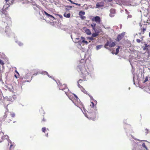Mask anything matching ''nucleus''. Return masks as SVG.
<instances>
[{
	"label": "nucleus",
	"instance_id": "nucleus-1",
	"mask_svg": "<svg viewBox=\"0 0 150 150\" xmlns=\"http://www.w3.org/2000/svg\"><path fill=\"white\" fill-rule=\"evenodd\" d=\"M58 86L59 89L64 91L66 95L69 97V99L71 100L76 106L80 108L83 107V105L80 100L75 94H71L74 96H73L68 93L67 92L69 91V90L66 84H62L61 83L59 82Z\"/></svg>",
	"mask_w": 150,
	"mask_h": 150
},
{
	"label": "nucleus",
	"instance_id": "nucleus-2",
	"mask_svg": "<svg viewBox=\"0 0 150 150\" xmlns=\"http://www.w3.org/2000/svg\"><path fill=\"white\" fill-rule=\"evenodd\" d=\"M77 69L79 73L81 78L78 81V84L81 83L83 80L85 81L87 78L88 76L90 74V71L86 64H81L78 66Z\"/></svg>",
	"mask_w": 150,
	"mask_h": 150
},
{
	"label": "nucleus",
	"instance_id": "nucleus-3",
	"mask_svg": "<svg viewBox=\"0 0 150 150\" xmlns=\"http://www.w3.org/2000/svg\"><path fill=\"white\" fill-rule=\"evenodd\" d=\"M15 116V114L13 113L10 112V114H9L8 110V109H7L3 117L0 118V121H6V122L10 123L12 121L13 118Z\"/></svg>",
	"mask_w": 150,
	"mask_h": 150
},
{
	"label": "nucleus",
	"instance_id": "nucleus-4",
	"mask_svg": "<svg viewBox=\"0 0 150 150\" xmlns=\"http://www.w3.org/2000/svg\"><path fill=\"white\" fill-rule=\"evenodd\" d=\"M3 97L4 100L3 102L4 103H6L5 101H8L11 102H13L16 98V96L13 95L11 96H9L8 97L6 96L4 97L2 96V93L0 92V100H1L2 99V98Z\"/></svg>",
	"mask_w": 150,
	"mask_h": 150
},
{
	"label": "nucleus",
	"instance_id": "nucleus-5",
	"mask_svg": "<svg viewBox=\"0 0 150 150\" xmlns=\"http://www.w3.org/2000/svg\"><path fill=\"white\" fill-rule=\"evenodd\" d=\"M97 113V110L95 111L88 112L87 115V117L90 120L94 121Z\"/></svg>",
	"mask_w": 150,
	"mask_h": 150
},
{
	"label": "nucleus",
	"instance_id": "nucleus-6",
	"mask_svg": "<svg viewBox=\"0 0 150 150\" xmlns=\"http://www.w3.org/2000/svg\"><path fill=\"white\" fill-rule=\"evenodd\" d=\"M115 45V43L113 42L112 40H108L105 44L104 47L105 48L108 49V48L107 47L108 46H109L110 47H114Z\"/></svg>",
	"mask_w": 150,
	"mask_h": 150
},
{
	"label": "nucleus",
	"instance_id": "nucleus-7",
	"mask_svg": "<svg viewBox=\"0 0 150 150\" xmlns=\"http://www.w3.org/2000/svg\"><path fill=\"white\" fill-rule=\"evenodd\" d=\"M141 32L139 33V35L144 34L145 31L146 30L147 28L146 25L145 24L140 25Z\"/></svg>",
	"mask_w": 150,
	"mask_h": 150
},
{
	"label": "nucleus",
	"instance_id": "nucleus-8",
	"mask_svg": "<svg viewBox=\"0 0 150 150\" xmlns=\"http://www.w3.org/2000/svg\"><path fill=\"white\" fill-rule=\"evenodd\" d=\"M2 17L3 18V21L5 22H6L5 20L8 21H9L11 23V18L9 17L8 14V13L5 14H2L1 15Z\"/></svg>",
	"mask_w": 150,
	"mask_h": 150
},
{
	"label": "nucleus",
	"instance_id": "nucleus-9",
	"mask_svg": "<svg viewBox=\"0 0 150 150\" xmlns=\"http://www.w3.org/2000/svg\"><path fill=\"white\" fill-rule=\"evenodd\" d=\"M91 21H95L98 24H100L101 22V19L100 17L98 16H96L93 17Z\"/></svg>",
	"mask_w": 150,
	"mask_h": 150
},
{
	"label": "nucleus",
	"instance_id": "nucleus-10",
	"mask_svg": "<svg viewBox=\"0 0 150 150\" xmlns=\"http://www.w3.org/2000/svg\"><path fill=\"white\" fill-rule=\"evenodd\" d=\"M8 136L7 135H4V133L2 132L0 133V142H1L4 141L6 139H7Z\"/></svg>",
	"mask_w": 150,
	"mask_h": 150
},
{
	"label": "nucleus",
	"instance_id": "nucleus-11",
	"mask_svg": "<svg viewBox=\"0 0 150 150\" xmlns=\"http://www.w3.org/2000/svg\"><path fill=\"white\" fill-rule=\"evenodd\" d=\"M125 34V32H123L122 33L119 34L117 37V39L118 41L121 40L124 37Z\"/></svg>",
	"mask_w": 150,
	"mask_h": 150
},
{
	"label": "nucleus",
	"instance_id": "nucleus-12",
	"mask_svg": "<svg viewBox=\"0 0 150 150\" xmlns=\"http://www.w3.org/2000/svg\"><path fill=\"white\" fill-rule=\"evenodd\" d=\"M83 30L87 35H89L91 34L90 30L87 28L86 27H83Z\"/></svg>",
	"mask_w": 150,
	"mask_h": 150
},
{
	"label": "nucleus",
	"instance_id": "nucleus-13",
	"mask_svg": "<svg viewBox=\"0 0 150 150\" xmlns=\"http://www.w3.org/2000/svg\"><path fill=\"white\" fill-rule=\"evenodd\" d=\"M110 16L111 17L114 16V14L115 13V9L113 8H111L110 10Z\"/></svg>",
	"mask_w": 150,
	"mask_h": 150
},
{
	"label": "nucleus",
	"instance_id": "nucleus-14",
	"mask_svg": "<svg viewBox=\"0 0 150 150\" xmlns=\"http://www.w3.org/2000/svg\"><path fill=\"white\" fill-rule=\"evenodd\" d=\"M145 46L143 47L142 48L143 49V50H146V51L149 52V47H150V45H147L146 44H145Z\"/></svg>",
	"mask_w": 150,
	"mask_h": 150
},
{
	"label": "nucleus",
	"instance_id": "nucleus-15",
	"mask_svg": "<svg viewBox=\"0 0 150 150\" xmlns=\"http://www.w3.org/2000/svg\"><path fill=\"white\" fill-rule=\"evenodd\" d=\"M78 86L79 88L81 89V91L85 93V92H86L83 87L80 85L79 84H78Z\"/></svg>",
	"mask_w": 150,
	"mask_h": 150
},
{
	"label": "nucleus",
	"instance_id": "nucleus-16",
	"mask_svg": "<svg viewBox=\"0 0 150 150\" xmlns=\"http://www.w3.org/2000/svg\"><path fill=\"white\" fill-rule=\"evenodd\" d=\"M96 24L94 23H93V24L91 25V26L92 27L93 29L94 30L95 33H96Z\"/></svg>",
	"mask_w": 150,
	"mask_h": 150
},
{
	"label": "nucleus",
	"instance_id": "nucleus-17",
	"mask_svg": "<svg viewBox=\"0 0 150 150\" xmlns=\"http://www.w3.org/2000/svg\"><path fill=\"white\" fill-rule=\"evenodd\" d=\"M44 13H45V14L46 16H47L48 17H51V18H52L54 19H55V18L53 16H52V15H51L50 14H49L48 13H47V12H46V11H44Z\"/></svg>",
	"mask_w": 150,
	"mask_h": 150
},
{
	"label": "nucleus",
	"instance_id": "nucleus-18",
	"mask_svg": "<svg viewBox=\"0 0 150 150\" xmlns=\"http://www.w3.org/2000/svg\"><path fill=\"white\" fill-rule=\"evenodd\" d=\"M70 13H68V14H66V13H64V16L66 18H69L70 17Z\"/></svg>",
	"mask_w": 150,
	"mask_h": 150
},
{
	"label": "nucleus",
	"instance_id": "nucleus-19",
	"mask_svg": "<svg viewBox=\"0 0 150 150\" xmlns=\"http://www.w3.org/2000/svg\"><path fill=\"white\" fill-rule=\"evenodd\" d=\"M90 106H91L92 108V110H93L94 109V107L95 106V104L94 103L92 102H91V104H90Z\"/></svg>",
	"mask_w": 150,
	"mask_h": 150
},
{
	"label": "nucleus",
	"instance_id": "nucleus-20",
	"mask_svg": "<svg viewBox=\"0 0 150 150\" xmlns=\"http://www.w3.org/2000/svg\"><path fill=\"white\" fill-rule=\"evenodd\" d=\"M85 14V12L84 11H81L79 12V15L80 16H82V15H84Z\"/></svg>",
	"mask_w": 150,
	"mask_h": 150
},
{
	"label": "nucleus",
	"instance_id": "nucleus-21",
	"mask_svg": "<svg viewBox=\"0 0 150 150\" xmlns=\"http://www.w3.org/2000/svg\"><path fill=\"white\" fill-rule=\"evenodd\" d=\"M144 37V36H143L141 38V39H142L141 40H140V39H137L136 40V41L138 43H140L141 42V41H142L143 40V38Z\"/></svg>",
	"mask_w": 150,
	"mask_h": 150
},
{
	"label": "nucleus",
	"instance_id": "nucleus-22",
	"mask_svg": "<svg viewBox=\"0 0 150 150\" xmlns=\"http://www.w3.org/2000/svg\"><path fill=\"white\" fill-rule=\"evenodd\" d=\"M120 48V47L119 46H118V48H117L116 50V52H115V54H117L119 52V49Z\"/></svg>",
	"mask_w": 150,
	"mask_h": 150
},
{
	"label": "nucleus",
	"instance_id": "nucleus-23",
	"mask_svg": "<svg viewBox=\"0 0 150 150\" xmlns=\"http://www.w3.org/2000/svg\"><path fill=\"white\" fill-rule=\"evenodd\" d=\"M98 33H93L92 34V36H93V37H94L98 36Z\"/></svg>",
	"mask_w": 150,
	"mask_h": 150
},
{
	"label": "nucleus",
	"instance_id": "nucleus-24",
	"mask_svg": "<svg viewBox=\"0 0 150 150\" xmlns=\"http://www.w3.org/2000/svg\"><path fill=\"white\" fill-rule=\"evenodd\" d=\"M142 146L146 150H148V148L146 146L145 144V143H143L142 144Z\"/></svg>",
	"mask_w": 150,
	"mask_h": 150
},
{
	"label": "nucleus",
	"instance_id": "nucleus-25",
	"mask_svg": "<svg viewBox=\"0 0 150 150\" xmlns=\"http://www.w3.org/2000/svg\"><path fill=\"white\" fill-rule=\"evenodd\" d=\"M47 130H48V131L49 130V129H46V128L45 127H43L42 129V132H45V131H46Z\"/></svg>",
	"mask_w": 150,
	"mask_h": 150
},
{
	"label": "nucleus",
	"instance_id": "nucleus-26",
	"mask_svg": "<svg viewBox=\"0 0 150 150\" xmlns=\"http://www.w3.org/2000/svg\"><path fill=\"white\" fill-rule=\"evenodd\" d=\"M103 5H100L99 4V3H98L96 5V8H99L101 7H103Z\"/></svg>",
	"mask_w": 150,
	"mask_h": 150
},
{
	"label": "nucleus",
	"instance_id": "nucleus-27",
	"mask_svg": "<svg viewBox=\"0 0 150 150\" xmlns=\"http://www.w3.org/2000/svg\"><path fill=\"white\" fill-rule=\"evenodd\" d=\"M102 46V45H100L96 46L97 50H98L101 48Z\"/></svg>",
	"mask_w": 150,
	"mask_h": 150
},
{
	"label": "nucleus",
	"instance_id": "nucleus-28",
	"mask_svg": "<svg viewBox=\"0 0 150 150\" xmlns=\"http://www.w3.org/2000/svg\"><path fill=\"white\" fill-rule=\"evenodd\" d=\"M145 133L146 134L149 133V131L148 129H145Z\"/></svg>",
	"mask_w": 150,
	"mask_h": 150
},
{
	"label": "nucleus",
	"instance_id": "nucleus-29",
	"mask_svg": "<svg viewBox=\"0 0 150 150\" xmlns=\"http://www.w3.org/2000/svg\"><path fill=\"white\" fill-rule=\"evenodd\" d=\"M85 43L86 44H88L87 41H86L85 40H83L81 41V43Z\"/></svg>",
	"mask_w": 150,
	"mask_h": 150
},
{
	"label": "nucleus",
	"instance_id": "nucleus-30",
	"mask_svg": "<svg viewBox=\"0 0 150 150\" xmlns=\"http://www.w3.org/2000/svg\"><path fill=\"white\" fill-rule=\"evenodd\" d=\"M0 64L2 65H3L4 64V63L3 62V61H2L1 59H0Z\"/></svg>",
	"mask_w": 150,
	"mask_h": 150
},
{
	"label": "nucleus",
	"instance_id": "nucleus-31",
	"mask_svg": "<svg viewBox=\"0 0 150 150\" xmlns=\"http://www.w3.org/2000/svg\"><path fill=\"white\" fill-rule=\"evenodd\" d=\"M82 20H84L86 18V17L85 16H80Z\"/></svg>",
	"mask_w": 150,
	"mask_h": 150
},
{
	"label": "nucleus",
	"instance_id": "nucleus-32",
	"mask_svg": "<svg viewBox=\"0 0 150 150\" xmlns=\"http://www.w3.org/2000/svg\"><path fill=\"white\" fill-rule=\"evenodd\" d=\"M148 77H146V78H145V80H144V83H145L147 81H148Z\"/></svg>",
	"mask_w": 150,
	"mask_h": 150
},
{
	"label": "nucleus",
	"instance_id": "nucleus-33",
	"mask_svg": "<svg viewBox=\"0 0 150 150\" xmlns=\"http://www.w3.org/2000/svg\"><path fill=\"white\" fill-rule=\"evenodd\" d=\"M89 40H94V37H93V36H92V37H89Z\"/></svg>",
	"mask_w": 150,
	"mask_h": 150
},
{
	"label": "nucleus",
	"instance_id": "nucleus-34",
	"mask_svg": "<svg viewBox=\"0 0 150 150\" xmlns=\"http://www.w3.org/2000/svg\"><path fill=\"white\" fill-rule=\"evenodd\" d=\"M45 74H46L50 78H51V76H50L48 74V73L46 71H45Z\"/></svg>",
	"mask_w": 150,
	"mask_h": 150
},
{
	"label": "nucleus",
	"instance_id": "nucleus-35",
	"mask_svg": "<svg viewBox=\"0 0 150 150\" xmlns=\"http://www.w3.org/2000/svg\"><path fill=\"white\" fill-rule=\"evenodd\" d=\"M46 121V120L43 117V118L42 121V122H45Z\"/></svg>",
	"mask_w": 150,
	"mask_h": 150
},
{
	"label": "nucleus",
	"instance_id": "nucleus-36",
	"mask_svg": "<svg viewBox=\"0 0 150 150\" xmlns=\"http://www.w3.org/2000/svg\"><path fill=\"white\" fill-rule=\"evenodd\" d=\"M128 18H130L132 17V16L131 15H129L127 16Z\"/></svg>",
	"mask_w": 150,
	"mask_h": 150
},
{
	"label": "nucleus",
	"instance_id": "nucleus-37",
	"mask_svg": "<svg viewBox=\"0 0 150 150\" xmlns=\"http://www.w3.org/2000/svg\"><path fill=\"white\" fill-rule=\"evenodd\" d=\"M68 1H69L70 2L72 3V4H75V3L74 2H73L72 1H71V0H67Z\"/></svg>",
	"mask_w": 150,
	"mask_h": 150
},
{
	"label": "nucleus",
	"instance_id": "nucleus-38",
	"mask_svg": "<svg viewBox=\"0 0 150 150\" xmlns=\"http://www.w3.org/2000/svg\"><path fill=\"white\" fill-rule=\"evenodd\" d=\"M18 45H20V46H21L22 45H23V44L21 42H19L18 43Z\"/></svg>",
	"mask_w": 150,
	"mask_h": 150
},
{
	"label": "nucleus",
	"instance_id": "nucleus-39",
	"mask_svg": "<svg viewBox=\"0 0 150 150\" xmlns=\"http://www.w3.org/2000/svg\"><path fill=\"white\" fill-rule=\"evenodd\" d=\"M75 4H76L79 6H81V4H78V3H75Z\"/></svg>",
	"mask_w": 150,
	"mask_h": 150
},
{
	"label": "nucleus",
	"instance_id": "nucleus-40",
	"mask_svg": "<svg viewBox=\"0 0 150 150\" xmlns=\"http://www.w3.org/2000/svg\"><path fill=\"white\" fill-rule=\"evenodd\" d=\"M58 15L59 16V17H60V18H62V15Z\"/></svg>",
	"mask_w": 150,
	"mask_h": 150
},
{
	"label": "nucleus",
	"instance_id": "nucleus-41",
	"mask_svg": "<svg viewBox=\"0 0 150 150\" xmlns=\"http://www.w3.org/2000/svg\"><path fill=\"white\" fill-rule=\"evenodd\" d=\"M5 0L6 1V3H7L8 1H9V0Z\"/></svg>",
	"mask_w": 150,
	"mask_h": 150
},
{
	"label": "nucleus",
	"instance_id": "nucleus-42",
	"mask_svg": "<svg viewBox=\"0 0 150 150\" xmlns=\"http://www.w3.org/2000/svg\"><path fill=\"white\" fill-rule=\"evenodd\" d=\"M81 39H83H83H85V38L84 37H81Z\"/></svg>",
	"mask_w": 150,
	"mask_h": 150
},
{
	"label": "nucleus",
	"instance_id": "nucleus-43",
	"mask_svg": "<svg viewBox=\"0 0 150 150\" xmlns=\"http://www.w3.org/2000/svg\"><path fill=\"white\" fill-rule=\"evenodd\" d=\"M12 146H13L12 144H11L10 146V149H11V148Z\"/></svg>",
	"mask_w": 150,
	"mask_h": 150
},
{
	"label": "nucleus",
	"instance_id": "nucleus-44",
	"mask_svg": "<svg viewBox=\"0 0 150 150\" xmlns=\"http://www.w3.org/2000/svg\"><path fill=\"white\" fill-rule=\"evenodd\" d=\"M14 76H15V77L16 79H17V76H16V75L15 74V75H14Z\"/></svg>",
	"mask_w": 150,
	"mask_h": 150
},
{
	"label": "nucleus",
	"instance_id": "nucleus-45",
	"mask_svg": "<svg viewBox=\"0 0 150 150\" xmlns=\"http://www.w3.org/2000/svg\"><path fill=\"white\" fill-rule=\"evenodd\" d=\"M16 72L18 74H19V73L17 71H16Z\"/></svg>",
	"mask_w": 150,
	"mask_h": 150
},
{
	"label": "nucleus",
	"instance_id": "nucleus-46",
	"mask_svg": "<svg viewBox=\"0 0 150 150\" xmlns=\"http://www.w3.org/2000/svg\"><path fill=\"white\" fill-rule=\"evenodd\" d=\"M14 0H12V3H13Z\"/></svg>",
	"mask_w": 150,
	"mask_h": 150
},
{
	"label": "nucleus",
	"instance_id": "nucleus-47",
	"mask_svg": "<svg viewBox=\"0 0 150 150\" xmlns=\"http://www.w3.org/2000/svg\"><path fill=\"white\" fill-rule=\"evenodd\" d=\"M46 136H47V137H48V133H47L46 135Z\"/></svg>",
	"mask_w": 150,
	"mask_h": 150
},
{
	"label": "nucleus",
	"instance_id": "nucleus-48",
	"mask_svg": "<svg viewBox=\"0 0 150 150\" xmlns=\"http://www.w3.org/2000/svg\"><path fill=\"white\" fill-rule=\"evenodd\" d=\"M149 37H150V32L149 33Z\"/></svg>",
	"mask_w": 150,
	"mask_h": 150
},
{
	"label": "nucleus",
	"instance_id": "nucleus-49",
	"mask_svg": "<svg viewBox=\"0 0 150 150\" xmlns=\"http://www.w3.org/2000/svg\"><path fill=\"white\" fill-rule=\"evenodd\" d=\"M72 7L71 6H69V8H71Z\"/></svg>",
	"mask_w": 150,
	"mask_h": 150
},
{
	"label": "nucleus",
	"instance_id": "nucleus-50",
	"mask_svg": "<svg viewBox=\"0 0 150 150\" xmlns=\"http://www.w3.org/2000/svg\"><path fill=\"white\" fill-rule=\"evenodd\" d=\"M76 39H77V40H79V38H76Z\"/></svg>",
	"mask_w": 150,
	"mask_h": 150
},
{
	"label": "nucleus",
	"instance_id": "nucleus-51",
	"mask_svg": "<svg viewBox=\"0 0 150 150\" xmlns=\"http://www.w3.org/2000/svg\"><path fill=\"white\" fill-rule=\"evenodd\" d=\"M94 101L96 103V100H95Z\"/></svg>",
	"mask_w": 150,
	"mask_h": 150
}]
</instances>
